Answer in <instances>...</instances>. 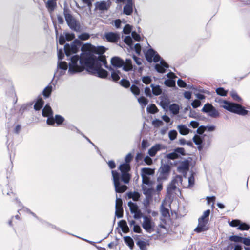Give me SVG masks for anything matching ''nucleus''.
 I'll return each mask as SVG.
<instances>
[{
	"label": "nucleus",
	"mask_w": 250,
	"mask_h": 250,
	"mask_svg": "<svg viewBox=\"0 0 250 250\" xmlns=\"http://www.w3.org/2000/svg\"><path fill=\"white\" fill-rule=\"evenodd\" d=\"M170 170V167L168 165H163L160 168V173L162 175V177H163L165 175L167 174Z\"/></svg>",
	"instance_id": "30"
},
{
	"label": "nucleus",
	"mask_w": 250,
	"mask_h": 250,
	"mask_svg": "<svg viewBox=\"0 0 250 250\" xmlns=\"http://www.w3.org/2000/svg\"><path fill=\"white\" fill-rule=\"evenodd\" d=\"M168 67V65L163 60L161 61L159 64L155 65V69L157 71L161 73L165 72L166 69Z\"/></svg>",
	"instance_id": "22"
},
{
	"label": "nucleus",
	"mask_w": 250,
	"mask_h": 250,
	"mask_svg": "<svg viewBox=\"0 0 250 250\" xmlns=\"http://www.w3.org/2000/svg\"><path fill=\"white\" fill-rule=\"evenodd\" d=\"M42 114L44 117H48L47 120V123L49 125H53L55 123V120L52 118H50L52 116L53 113L51 107L48 105H46L42 110Z\"/></svg>",
	"instance_id": "16"
},
{
	"label": "nucleus",
	"mask_w": 250,
	"mask_h": 250,
	"mask_svg": "<svg viewBox=\"0 0 250 250\" xmlns=\"http://www.w3.org/2000/svg\"><path fill=\"white\" fill-rule=\"evenodd\" d=\"M142 227L148 233H151L154 230V223L150 216H144Z\"/></svg>",
	"instance_id": "10"
},
{
	"label": "nucleus",
	"mask_w": 250,
	"mask_h": 250,
	"mask_svg": "<svg viewBox=\"0 0 250 250\" xmlns=\"http://www.w3.org/2000/svg\"><path fill=\"white\" fill-rule=\"evenodd\" d=\"M167 77L169 78L165 81V84L168 87H173L175 85V81L173 80L176 77L175 74L172 72L167 74Z\"/></svg>",
	"instance_id": "20"
},
{
	"label": "nucleus",
	"mask_w": 250,
	"mask_h": 250,
	"mask_svg": "<svg viewBox=\"0 0 250 250\" xmlns=\"http://www.w3.org/2000/svg\"><path fill=\"white\" fill-rule=\"evenodd\" d=\"M82 53L80 57L75 55L71 57L69 63L68 72L71 74L83 71L85 67H92L94 64L101 62L108 68L105 58L100 54L105 52V48L102 46L96 47L90 43H85L81 47Z\"/></svg>",
	"instance_id": "1"
},
{
	"label": "nucleus",
	"mask_w": 250,
	"mask_h": 250,
	"mask_svg": "<svg viewBox=\"0 0 250 250\" xmlns=\"http://www.w3.org/2000/svg\"><path fill=\"white\" fill-rule=\"evenodd\" d=\"M132 38L137 41H139L140 40L141 37L140 35L135 32H133L132 33Z\"/></svg>",
	"instance_id": "64"
},
{
	"label": "nucleus",
	"mask_w": 250,
	"mask_h": 250,
	"mask_svg": "<svg viewBox=\"0 0 250 250\" xmlns=\"http://www.w3.org/2000/svg\"><path fill=\"white\" fill-rule=\"evenodd\" d=\"M125 42L129 46L132 45V40L130 36H126L124 39Z\"/></svg>",
	"instance_id": "57"
},
{
	"label": "nucleus",
	"mask_w": 250,
	"mask_h": 250,
	"mask_svg": "<svg viewBox=\"0 0 250 250\" xmlns=\"http://www.w3.org/2000/svg\"><path fill=\"white\" fill-rule=\"evenodd\" d=\"M128 206L131 213L134 214L135 219H140L142 216V213L136 203L130 201L128 203Z\"/></svg>",
	"instance_id": "15"
},
{
	"label": "nucleus",
	"mask_w": 250,
	"mask_h": 250,
	"mask_svg": "<svg viewBox=\"0 0 250 250\" xmlns=\"http://www.w3.org/2000/svg\"><path fill=\"white\" fill-rule=\"evenodd\" d=\"M162 146L160 144H156L151 147L148 151L149 156L151 157L155 156L157 152L161 149Z\"/></svg>",
	"instance_id": "25"
},
{
	"label": "nucleus",
	"mask_w": 250,
	"mask_h": 250,
	"mask_svg": "<svg viewBox=\"0 0 250 250\" xmlns=\"http://www.w3.org/2000/svg\"><path fill=\"white\" fill-rule=\"evenodd\" d=\"M203 112L208 113L211 117L216 118L219 116L218 111L210 104H205L202 109Z\"/></svg>",
	"instance_id": "11"
},
{
	"label": "nucleus",
	"mask_w": 250,
	"mask_h": 250,
	"mask_svg": "<svg viewBox=\"0 0 250 250\" xmlns=\"http://www.w3.org/2000/svg\"><path fill=\"white\" fill-rule=\"evenodd\" d=\"M177 84L180 87H186L187 85L186 83L181 79L178 80Z\"/></svg>",
	"instance_id": "62"
},
{
	"label": "nucleus",
	"mask_w": 250,
	"mask_h": 250,
	"mask_svg": "<svg viewBox=\"0 0 250 250\" xmlns=\"http://www.w3.org/2000/svg\"><path fill=\"white\" fill-rule=\"evenodd\" d=\"M142 190L143 194L146 196V199L144 200V204L146 206L149 204L150 202L152 200V196L155 192L153 186L147 187L146 185H142Z\"/></svg>",
	"instance_id": "9"
},
{
	"label": "nucleus",
	"mask_w": 250,
	"mask_h": 250,
	"mask_svg": "<svg viewBox=\"0 0 250 250\" xmlns=\"http://www.w3.org/2000/svg\"><path fill=\"white\" fill-rule=\"evenodd\" d=\"M152 125L155 127H158L163 125V122L159 119H155L152 121Z\"/></svg>",
	"instance_id": "49"
},
{
	"label": "nucleus",
	"mask_w": 250,
	"mask_h": 250,
	"mask_svg": "<svg viewBox=\"0 0 250 250\" xmlns=\"http://www.w3.org/2000/svg\"><path fill=\"white\" fill-rule=\"evenodd\" d=\"M127 3L124 7V12L128 15H130L133 11L132 0H127Z\"/></svg>",
	"instance_id": "26"
},
{
	"label": "nucleus",
	"mask_w": 250,
	"mask_h": 250,
	"mask_svg": "<svg viewBox=\"0 0 250 250\" xmlns=\"http://www.w3.org/2000/svg\"><path fill=\"white\" fill-rule=\"evenodd\" d=\"M134 49L136 53L139 55L140 54L141 51V45L139 43H137L134 46Z\"/></svg>",
	"instance_id": "63"
},
{
	"label": "nucleus",
	"mask_w": 250,
	"mask_h": 250,
	"mask_svg": "<svg viewBox=\"0 0 250 250\" xmlns=\"http://www.w3.org/2000/svg\"><path fill=\"white\" fill-rule=\"evenodd\" d=\"M216 92L217 94L224 96H226L227 94V91L224 90L223 88H218L216 89Z\"/></svg>",
	"instance_id": "51"
},
{
	"label": "nucleus",
	"mask_w": 250,
	"mask_h": 250,
	"mask_svg": "<svg viewBox=\"0 0 250 250\" xmlns=\"http://www.w3.org/2000/svg\"><path fill=\"white\" fill-rule=\"evenodd\" d=\"M101 62L95 63L92 67H86L89 71L93 74L102 78H105L108 75V72L104 69L101 68Z\"/></svg>",
	"instance_id": "8"
},
{
	"label": "nucleus",
	"mask_w": 250,
	"mask_h": 250,
	"mask_svg": "<svg viewBox=\"0 0 250 250\" xmlns=\"http://www.w3.org/2000/svg\"><path fill=\"white\" fill-rule=\"evenodd\" d=\"M185 182L181 176H176L168 185L167 191L168 194H171L177 188L176 184L180 182L184 188L192 187L194 184V173H192L190 177L188 178V183H183Z\"/></svg>",
	"instance_id": "3"
},
{
	"label": "nucleus",
	"mask_w": 250,
	"mask_h": 250,
	"mask_svg": "<svg viewBox=\"0 0 250 250\" xmlns=\"http://www.w3.org/2000/svg\"><path fill=\"white\" fill-rule=\"evenodd\" d=\"M210 213V211L209 209L205 211L203 215L199 219L208 222Z\"/></svg>",
	"instance_id": "41"
},
{
	"label": "nucleus",
	"mask_w": 250,
	"mask_h": 250,
	"mask_svg": "<svg viewBox=\"0 0 250 250\" xmlns=\"http://www.w3.org/2000/svg\"><path fill=\"white\" fill-rule=\"evenodd\" d=\"M145 56L147 61L149 62H151L152 61L156 62L160 60V56L151 48L148 49L146 52Z\"/></svg>",
	"instance_id": "12"
},
{
	"label": "nucleus",
	"mask_w": 250,
	"mask_h": 250,
	"mask_svg": "<svg viewBox=\"0 0 250 250\" xmlns=\"http://www.w3.org/2000/svg\"><path fill=\"white\" fill-rule=\"evenodd\" d=\"M177 136V132L176 130H171L168 133V137L170 140L172 141L175 140Z\"/></svg>",
	"instance_id": "45"
},
{
	"label": "nucleus",
	"mask_w": 250,
	"mask_h": 250,
	"mask_svg": "<svg viewBox=\"0 0 250 250\" xmlns=\"http://www.w3.org/2000/svg\"><path fill=\"white\" fill-rule=\"evenodd\" d=\"M109 7V2L104 1L97 2L95 4L96 8L99 10H107Z\"/></svg>",
	"instance_id": "23"
},
{
	"label": "nucleus",
	"mask_w": 250,
	"mask_h": 250,
	"mask_svg": "<svg viewBox=\"0 0 250 250\" xmlns=\"http://www.w3.org/2000/svg\"><path fill=\"white\" fill-rule=\"evenodd\" d=\"M125 243L131 249H133L134 246V242L133 239L129 236H126L124 238Z\"/></svg>",
	"instance_id": "40"
},
{
	"label": "nucleus",
	"mask_w": 250,
	"mask_h": 250,
	"mask_svg": "<svg viewBox=\"0 0 250 250\" xmlns=\"http://www.w3.org/2000/svg\"><path fill=\"white\" fill-rule=\"evenodd\" d=\"M55 120L57 124L59 125L64 121V118L60 115H56Z\"/></svg>",
	"instance_id": "53"
},
{
	"label": "nucleus",
	"mask_w": 250,
	"mask_h": 250,
	"mask_svg": "<svg viewBox=\"0 0 250 250\" xmlns=\"http://www.w3.org/2000/svg\"><path fill=\"white\" fill-rule=\"evenodd\" d=\"M89 37L90 35L87 33H83L78 36V38L80 40L83 41L88 40L89 38Z\"/></svg>",
	"instance_id": "48"
},
{
	"label": "nucleus",
	"mask_w": 250,
	"mask_h": 250,
	"mask_svg": "<svg viewBox=\"0 0 250 250\" xmlns=\"http://www.w3.org/2000/svg\"><path fill=\"white\" fill-rule=\"evenodd\" d=\"M43 104L44 101H43V100L42 98L39 99L34 105V109L36 110H40L42 108Z\"/></svg>",
	"instance_id": "36"
},
{
	"label": "nucleus",
	"mask_w": 250,
	"mask_h": 250,
	"mask_svg": "<svg viewBox=\"0 0 250 250\" xmlns=\"http://www.w3.org/2000/svg\"><path fill=\"white\" fill-rule=\"evenodd\" d=\"M229 239L231 241L235 242H242L243 240V237L237 236L233 235L229 237Z\"/></svg>",
	"instance_id": "44"
},
{
	"label": "nucleus",
	"mask_w": 250,
	"mask_h": 250,
	"mask_svg": "<svg viewBox=\"0 0 250 250\" xmlns=\"http://www.w3.org/2000/svg\"><path fill=\"white\" fill-rule=\"evenodd\" d=\"M119 225L122 228L123 231L125 233H127L129 231L128 227L127 225L126 222L124 220H121L119 222Z\"/></svg>",
	"instance_id": "32"
},
{
	"label": "nucleus",
	"mask_w": 250,
	"mask_h": 250,
	"mask_svg": "<svg viewBox=\"0 0 250 250\" xmlns=\"http://www.w3.org/2000/svg\"><path fill=\"white\" fill-rule=\"evenodd\" d=\"M201 105V102L198 100H195L191 103V105L194 108H197Z\"/></svg>",
	"instance_id": "58"
},
{
	"label": "nucleus",
	"mask_w": 250,
	"mask_h": 250,
	"mask_svg": "<svg viewBox=\"0 0 250 250\" xmlns=\"http://www.w3.org/2000/svg\"><path fill=\"white\" fill-rule=\"evenodd\" d=\"M68 68V65L65 62L58 61L57 68L54 74V76L57 78L63 75Z\"/></svg>",
	"instance_id": "13"
},
{
	"label": "nucleus",
	"mask_w": 250,
	"mask_h": 250,
	"mask_svg": "<svg viewBox=\"0 0 250 250\" xmlns=\"http://www.w3.org/2000/svg\"><path fill=\"white\" fill-rule=\"evenodd\" d=\"M106 39L110 42H117L119 39V36L118 34L109 32L107 33L105 35Z\"/></svg>",
	"instance_id": "24"
},
{
	"label": "nucleus",
	"mask_w": 250,
	"mask_h": 250,
	"mask_svg": "<svg viewBox=\"0 0 250 250\" xmlns=\"http://www.w3.org/2000/svg\"><path fill=\"white\" fill-rule=\"evenodd\" d=\"M220 104L222 107L231 112L242 115L247 114L248 111L238 104L230 103L226 101H222L220 102Z\"/></svg>",
	"instance_id": "4"
},
{
	"label": "nucleus",
	"mask_w": 250,
	"mask_h": 250,
	"mask_svg": "<svg viewBox=\"0 0 250 250\" xmlns=\"http://www.w3.org/2000/svg\"><path fill=\"white\" fill-rule=\"evenodd\" d=\"M193 141L196 145L198 146V148L200 150L203 148V139L201 137L198 135H195L193 138Z\"/></svg>",
	"instance_id": "28"
},
{
	"label": "nucleus",
	"mask_w": 250,
	"mask_h": 250,
	"mask_svg": "<svg viewBox=\"0 0 250 250\" xmlns=\"http://www.w3.org/2000/svg\"><path fill=\"white\" fill-rule=\"evenodd\" d=\"M52 86H47L43 91V94L44 96L48 97L52 91Z\"/></svg>",
	"instance_id": "46"
},
{
	"label": "nucleus",
	"mask_w": 250,
	"mask_h": 250,
	"mask_svg": "<svg viewBox=\"0 0 250 250\" xmlns=\"http://www.w3.org/2000/svg\"><path fill=\"white\" fill-rule=\"evenodd\" d=\"M130 90L132 93L135 95H139L140 94L139 88L135 85H132L130 87Z\"/></svg>",
	"instance_id": "47"
},
{
	"label": "nucleus",
	"mask_w": 250,
	"mask_h": 250,
	"mask_svg": "<svg viewBox=\"0 0 250 250\" xmlns=\"http://www.w3.org/2000/svg\"><path fill=\"white\" fill-rule=\"evenodd\" d=\"M161 213L163 216L168 217L169 215V210L165 208V203H163L161 206Z\"/></svg>",
	"instance_id": "43"
},
{
	"label": "nucleus",
	"mask_w": 250,
	"mask_h": 250,
	"mask_svg": "<svg viewBox=\"0 0 250 250\" xmlns=\"http://www.w3.org/2000/svg\"><path fill=\"white\" fill-rule=\"evenodd\" d=\"M131 31V27L129 24H126L123 29V32L125 34H129Z\"/></svg>",
	"instance_id": "56"
},
{
	"label": "nucleus",
	"mask_w": 250,
	"mask_h": 250,
	"mask_svg": "<svg viewBox=\"0 0 250 250\" xmlns=\"http://www.w3.org/2000/svg\"><path fill=\"white\" fill-rule=\"evenodd\" d=\"M169 110L174 115H176L179 112V106L176 104H171L169 106Z\"/></svg>",
	"instance_id": "33"
},
{
	"label": "nucleus",
	"mask_w": 250,
	"mask_h": 250,
	"mask_svg": "<svg viewBox=\"0 0 250 250\" xmlns=\"http://www.w3.org/2000/svg\"><path fill=\"white\" fill-rule=\"evenodd\" d=\"M208 221L198 219V225L194 229V231L196 232L200 233L207 230L208 229Z\"/></svg>",
	"instance_id": "19"
},
{
	"label": "nucleus",
	"mask_w": 250,
	"mask_h": 250,
	"mask_svg": "<svg viewBox=\"0 0 250 250\" xmlns=\"http://www.w3.org/2000/svg\"><path fill=\"white\" fill-rule=\"evenodd\" d=\"M57 0H47L45 6L50 13H52L57 7Z\"/></svg>",
	"instance_id": "21"
},
{
	"label": "nucleus",
	"mask_w": 250,
	"mask_h": 250,
	"mask_svg": "<svg viewBox=\"0 0 250 250\" xmlns=\"http://www.w3.org/2000/svg\"><path fill=\"white\" fill-rule=\"evenodd\" d=\"M240 224V221L238 220H234L229 223V225L233 227L239 226Z\"/></svg>",
	"instance_id": "60"
},
{
	"label": "nucleus",
	"mask_w": 250,
	"mask_h": 250,
	"mask_svg": "<svg viewBox=\"0 0 250 250\" xmlns=\"http://www.w3.org/2000/svg\"><path fill=\"white\" fill-rule=\"evenodd\" d=\"M146 110L148 112L152 114H154L158 111L156 106L154 104H151L147 106Z\"/></svg>",
	"instance_id": "39"
},
{
	"label": "nucleus",
	"mask_w": 250,
	"mask_h": 250,
	"mask_svg": "<svg viewBox=\"0 0 250 250\" xmlns=\"http://www.w3.org/2000/svg\"><path fill=\"white\" fill-rule=\"evenodd\" d=\"M120 84L124 87L125 88H127L130 86V82L129 81L125 80V79H122L120 81Z\"/></svg>",
	"instance_id": "52"
},
{
	"label": "nucleus",
	"mask_w": 250,
	"mask_h": 250,
	"mask_svg": "<svg viewBox=\"0 0 250 250\" xmlns=\"http://www.w3.org/2000/svg\"><path fill=\"white\" fill-rule=\"evenodd\" d=\"M189 165L188 161H184L182 162L178 167V171L182 173L183 175V179L185 182L188 181V178L186 177V174L189 170Z\"/></svg>",
	"instance_id": "14"
},
{
	"label": "nucleus",
	"mask_w": 250,
	"mask_h": 250,
	"mask_svg": "<svg viewBox=\"0 0 250 250\" xmlns=\"http://www.w3.org/2000/svg\"><path fill=\"white\" fill-rule=\"evenodd\" d=\"M81 42L78 39H75L70 44H66L64 45L65 53L67 56L76 53L81 45Z\"/></svg>",
	"instance_id": "7"
},
{
	"label": "nucleus",
	"mask_w": 250,
	"mask_h": 250,
	"mask_svg": "<svg viewBox=\"0 0 250 250\" xmlns=\"http://www.w3.org/2000/svg\"><path fill=\"white\" fill-rule=\"evenodd\" d=\"M133 159V156L131 153H128L125 157V163L121 164L119 167V169L121 172L120 176L119 173L116 170L112 171V175L115 191L118 193H123L127 189V186L124 185H121L120 180H121L125 184H128L131 178V175L129 173L131 167L130 163Z\"/></svg>",
	"instance_id": "2"
},
{
	"label": "nucleus",
	"mask_w": 250,
	"mask_h": 250,
	"mask_svg": "<svg viewBox=\"0 0 250 250\" xmlns=\"http://www.w3.org/2000/svg\"><path fill=\"white\" fill-rule=\"evenodd\" d=\"M177 129L179 131V133L183 135H187L189 132V129L187 126L184 125H178Z\"/></svg>",
	"instance_id": "29"
},
{
	"label": "nucleus",
	"mask_w": 250,
	"mask_h": 250,
	"mask_svg": "<svg viewBox=\"0 0 250 250\" xmlns=\"http://www.w3.org/2000/svg\"><path fill=\"white\" fill-rule=\"evenodd\" d=\"M122 200L121 198L116 197L115 205V215L118 218H121L123 215V208L122 207Z\"/></svg>",
	"instance_id": "18"
},
{
	"label": "nucleus",
	"mask_w": 250,
	"mask_h": 250,
	"mask_svg": "<svg viewBox=\"0 0 250 250\" xmlns=\"http://www.w3.org/2000/svg\"><path fill=\"white\" fill-rule=\"evenodd\" d=\"M109 70H112V69L111 67L109 68ZM120 74V72L119 71H114L113 70V71L111 73V78L114 81H117L120 79L119 75Z\"/></svg>",
	"instance_id": "34"
},
{
	"label": "nucleus",
	"mask_w": 250,
	"mask_h": 250,
	"mask_svg": "<svg viewBox=\"0 0 250 250\" xmlns=\"http://www.w3.org/2000/svg\"><path fill=\"white\" fill-rule=\"evenodd\" d=\"M137 245L140 248L141 250H146V242L141 240H139L136 243Z\"/></svg>",
	"instance_id": "42"
},
{
	"label": "nucleus",
	"mask_w": 250,
	"mask_h": 250,
	"mask_svg": "<svg viewBox=\"0 0 250 250\" xmlns=\"http://www.w3.org/2000/svg\"><path fill=\"white\" fill-rule=\"evenodd\" d=\"M129 198H132L134 201H138L140 197V194L137 192H129L128 193Z\"/></svg>",
	"instance_id": "38"
},
{
	"label": "nucleus",
	"mask_w": 250,
	"mask_h": 250,
	"mask_svg": "<svg viewBox=\"0 0 250 250\" xmlns=\"http://www.w3.org/2000/svg\"><path fill=\"white\" fill-rule=\"evenodd\" d=\"M138 101L143 108H144L148 103V100L143 96L138 98Z\"/></svg>",
	"instance_id": "35"
},
{
	"label": "nucleus",
	"mask_w": 250,
	"mask_h": 250,
	"mask_svg": "<svg viewBox=\"0 0 250 250\" xmlns=\"http://www.w3.org/2000/svg\"><path fill=\"white\" fill-rule=\"evenodd\" d=\"M112 65L117 68L123 67L124 70L129 71L132 70V61L129 59H126L124 62L122 59L118 57H113L111 60Z\"/></svg>",
	"instance_id": "5"
},
{
	"label": "nucleus",
	"mask_w": 250,
	"mask_h": 250,
	"mask_svg": "<svg viewBox=\"0 0 250 250\" xmlns=\"http://www.w3.org/2000/svg\"><path fill=\"white\" fill-rule=\"evenodd\" d=\"M206 130V127L205 126L201 125L197 129V133L199 134L202 135L204 131Z\"/></svg>",
	"instance_id": "59"
},
{
	"label": "nucleus",
	"mask_w": 250,
	"mask_h": 250,
	"mask_svg": "<svg viewBox=\"0 0 250 250\" xmlns=\"http://www.w3.org/2000/svg\"><path fill=\"white\" fill-rule=\"evenodd\" d=\"M152 93L156 96L159 95L162 93V89L159 85H155L153 84H151Z\"/></svg>",
	"instance_id": "31"
},
{
	"label": "nucleus",
	"mask_w": 250,
	"mask_h": 250,
	"mask_svg": "<svg viewBox=\"0 0 250 250\" xmlns=\"http://www.w3.org/2000/svg\"><path fill=\"white\" fill-rule=\"evenodd\" d=\"M65 37L67 41H71L75 38V34L72 33H67L65 34Z\"/></svg>",
	"instance_id": "54"
},
{
	"label": "nucleus",
	"mask_w": 250,
	"mask_h": 250,
	"mask_svg": "<svg viewBox=\"0 0 250 250\" xmlns=\"http://www.w3.org/2000/svg\"><path fill=\"white\" fill-rule=\"evenodd\" d=\"M63 13L65 20L69 27L76 32H80L81 26L79 22L70 14L69 11L67 9H64Z\"/></svg>",
	"instance_id": "6"
},
{
	"label": "nucleus",
	"mask_w": 250,
	"mask_h": 250,
	"mask_svg": "<svg viewBox=\"0 0 250 250\" xmlns=\"http://www.w3.org/2000/svg\"><path fill=\"white\" fill-rule=\"evenodd\" d=\"M250 227L246 223H242L239 225V226L238 228V229L242 230H247L250 229Z\"/></svg>",
	"instance_id": "50"
},
{
	"label": "nucleus",
	"mask_w": 250,
	"mask_h": 250,
	"mask_svg": "<svg viewBox=\"0 0 250 250\" xmlns=\"http://www.w3.org/2000/svg\"><path fill=\"white\" fill-rule=\"evenodd\" d=\"M144 161L146 164L147 165H151L153 163L152 159L148 156H146L144 158Z\"/></svg>",
	"instance_id": "55"
},
{
	"label": "nucleus",
	"mask_w": 250,
	"mask_h": 250,
	"mask_svg": "<svg viewBox=\"0 0 250 250\" xmlns=\"http://www.w3.org/2000/svg\"><path fill=\"white\" fill-rule=\"evenodd\" d=\"M185 152L183 148L178 147L174 149V151L167 155L166 158L171 160L179 158L180 155H185Z\"/></svg>",
	"instance_id": "17"
},
{
	"label": "nucleus",
	"mask_w": 250,
	"mask_h": 250,
	"mask_svg": "<svg viewBox=\"0 0 250 250\" xmlns=\"http://www.w3.org/2000/svg\"><path fill=\"white\" fill-rule=\"evenodd\" d=\"M142 81L144 83H145L146 84H148L151 83V79L149 77L146 76V77H143Z\"/></svg>",
	"instance_id": "61"
},
{
	"label": "nucleus",
	"mask_w": 250,
	"mask_h": 250,
	"mask_svg": "<svg viewBox=\"0 0 250 250\" xmlns=\"http://www.w3.org/2000/svg\"><path fill=\"white\" fill-rule=\"evenodd\" d=\"M142 178V183L143 185H146V186H152V182L151 181L150 178L148 176H141Z\"/></svg>",
	"instance_id": "37"
},
{
	"label": "nucleus",
	"mask_w": 250,
	"mask_h": 250,
	"mask_svg": "<svg viewBox=\"0 0 250 250\" xmlns=\"http://www.w3.org/2000/svg\"><path fill=\"white\" fill-rule=\"evenodd\" d=\"M154 174V169L148 167H144L141 169V176H147Z\"/></svg>",
	"instance_id": "27"
}]
</instances>
